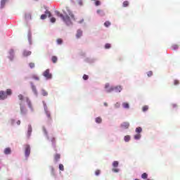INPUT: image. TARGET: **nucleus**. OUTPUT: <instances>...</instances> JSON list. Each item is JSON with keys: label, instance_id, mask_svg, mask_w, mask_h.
Masks as SVG:
<instances>
[{"label": "nucleus", "instance_id": "nucleus-25", "mask_svg": "<svg viewBox=\"0 0 180 180\" xmlns=\"http://www.w3.org/2000/svg\"><path fill=\"white\" fill-rule=\"evenodd\" d=\"M6 95H7V96H8H8L12 95V90L10 89H8L6 90Z\"/></svg>", "mask_w": 180, "mask_h": 180}, {"label": "nucleus", "instance_id": "nucleus-14", "mask_svg": "<svg viewBox=\"0 0 180 180\" xmlns=\"http://www.w3.org/2000/svg\"><path fill=\"white\" fill-rule=\"evenodd\" d=\"M9 54H10V60H13V56L15 54V51H13V49H11L9 51Z\"/></svg>", "mask_w": 180, "mask_h": 180}, {"label": "nucleus", "instance_id": "nucleus-8", "mask_svg": "<svg viewBox=\"0 0 180 180\" xmlns=\"http://www.w3.org/2000/svg\"><path fill=\"white\" fill-rule=\"evenodd\" d=\"M8 98V96L6 95V93L4 91H0V99L4 100Z\"/></svg>", "mask_w": 180, "mask_h": 180}, {"label": "nucleus", "instance_id": "nucleus-31", "mask_svg": "<svg viewBox=\"0 0 180 180\" xmlns=\"http://www.w3.org/2000/svg\"><path fill=\"white\" fill-rule=\"evenodd\" d=\"M25 19H32V14L30 13L25 14Z\"/></svg>", "mask_w": 180, "mask_h": 180}, {"label": "nucleus", "instance_id": "nucleus-32", "mask_svg": "<svg viewBox=\"0 0 180 180\" xmlns=\"http://www.w3.org/2000/svg\"><path fill=\"white\" fill-rule=\"evenodd\" d=\"M142 110H143V112H147V110H148V105H144L142 108Z\"/></svg>", "mask_w": 180, "mask_h": 180}, {"label": "nucleus", "instance_id": "nucleus-24", "mask_svg": "<svg viewBox=\"0 0 180 180\" xmlns=\"http://www.w3.org/2000/svg\"><path fill=\"white\" fill-rule=\"evenodd\" d=\"M51 60H52V63L56 64V63H57V60H58L57 56H52Z\"/></svg>", "mask_w": 180, "mask_h": 180}, {"label": "nucleus", "instance_id": "nucleus-17", "mask_svg": "<svg viewBox=\"0 0 180 180\" xmlns=\"http://www.w3.org/2000/svg\"><path fill=\"white\" fill-rule=\"evenodd\" d=\"M31 88H32V92H34V95H37V89H36V86L32 84L31 86Z\"/></svg>", "mask_w": 180, "mask_h": 180}, {"label": "nucleus", "instance_id": "nucleus-20", "mask_svg": "<svg viewBox=\"0 0 180 180\" xmlns=\"http://www.w3.org/2000/svg\"><path fill=\"white\" fill-rule=\"evenodd\" d=\"M112 167L114 168H117V167H119V162L117 161H114L112 163Z\"/></svg>", "mask_w": 180, "mask_h": 180}, {"label": "nucleus", "instance_id": "nucleus-40", "mask_svg": "<svg viewBox=\"0 0 180 180\" xmlns=\"http://www.w3.org/2000/svg\"><path fill=\"white\" fill-rule=\"evenodd\" d=\"M23 95H22V94H19L18 95V99L20 100V101H23Z\"/></svg>", "mask_w": 180, "mask_h": 180}, {"label": "nucleus", "instance_id": "nucleus-7", "mask_svg": "<svg viewBox=\"0 0 180 180\" xmlns=\"http://www.w3.org/2000/svg\"><path fill=\"white\" fill-rule=\"evenodd\" d=\"M20 109L21 115H25L26 114V108L22 103H20Z\"/></svg>", "mask_w": 180, "mask_h": 180}, {"label": "nucleus", "instance_id": "nucleus-21", "mask_svg": "<svg viewBox=\"0 0 180 180\" xmlns=\"http://www.w3.org/2000/svg\"><path fill=\"white\" fill-rule=\"evenodd\" d=\"M41 95H42L43 96H47V95H49V93H48L46 90L42 89V90H41Z\"/></svg>", "mask_w": 180, "mask_h": 180}, {"label": "nucleus", "instance_id": "nucleus-48", "mask_svg": "<svg viewBox=\"0 0 180 180\" xmlns=\"http://www.w3.org/2000/svg\"><path fill=\"white\" fill-rule=\"evenodd\" d=\"M115 108H120V103H117L115 105Z\"/></svg>", "mask_w": 180, "mask_h": 180}, {"label": "nucleus", "instance_id": "nucleus-50", "mask_svg": "<svg viewBox=\"0 0 180 180\" xmlns=\"http://www.w3.org/2000/svg\"><path fill=\"white\" fill-rule=\"evenodd\" d=\"M83 22H84V19H82L79 21H78V23H83Z\"/></svg>", "mask_w": 180, "mask_h": 180}, {"label": "nucleus", "instance_id": "nucleus-27", "mask_svg": "<svg viewBox=\"0 0 180 180\" xmlns=\"http://www.w3.org/2000/svg\"><path fill=\"white\" fill-rule=\"evenodd\" d=\"M143 131V129L140 127L136 129V133H141Z\"/></svg>", "mask_w": 180, "mask_h": 180}, {"label": "nucleus", "instance_id": "nucleus-23", "mask_svg": "<svg viewBox=\"0 0 180 180\" xmlns=\"http://www.w3.org/2000/svg\"><path fill=\"white\" fill-rule=\"evenodd\" d=\"M148 177V174H147V173H143L141 175L142 179H147Z\"/></svg>", "mask_w": 180, "mask_h": 180}, {"label": "nucleus", "instance_id": "nucleus-29", "mask_svg": "<svg viewBox=\"0 0 180 180\" xmlns=\"http://www.w3.org/2000/svg\"><path fill=\"white\" fill-rule=\"evenodd\" d=\"M97 13H98V15H101V16H105V13H103V12L102 11V10H98V11H97Z\"/></svg>", "mask_w": 180, "mask_h": 180}, {"label": "nucleus", "instance_id": "nucleus-55", "mask_svg": "<svg viewBox=\"0 0 180 180\" xmlns=\"http://www.w3.org/2000/svg\"><path fill=\"white\" fill-rule=\"evenodd\" d=\"M135 180H140V179H135Z\"/></svg>", "mask_w": 180, "mask_h": 180}, {"label": "nucleus", "instance_id": "nucleus-53", "mask_svg": "<svg viewBox=\"0 0 180 180\" xmlns=\"http://www.w3.org/2000/svg\"><path fill=\"white\" fill-rule=\"evenodd\" d=\"M44 132L47 134V131L46 130V129H44Z\"/></svg>", "mask_w": 180, "mask_h": 180}, {"label": "nucleus", "instance_id": "nucleus-4", "mask_svg": "<svg viewBox=\"0 0 180 180\" xmlns=\"http://www.w3.org/2000/svg\"><path fill=\"white\" fill-rule=\"evenodd\" d=\"M45 13L46 14H42L41 15V19L42 20H44V19H46L47 18V15H48V18H51V13H50V11H45Z\"/></svg>", "mask_w": 180, "mask_h": 180}, {"label": "nucleus", "instance_id": "nucleus-2", "mask_svg": "<svg viewBox=\"0 0 180 180\" xmlns=\"http://www.w3.org/2000/svg\"><path fill=\"white\" fill-rule=\"evenodd\" d=\"M109 83L105 84V89H107V92H112V91H115L116 92H122V86H111Z\"/></svg>", "mask_w": 180, "mask_h": 180}, {"label": "nucleus", "instance_id": "nucleus-28", "mask_svg": "<svg viewBox=\"0 0 180 180\" xmlns=\"http://www.w3.org/2000/svg\"><path fill=\"white\" fill-rule=\"evenodd\" d=\"M124 140L126 142L130 141V136L129 135L125 136L124 138Z\"/></svg>", "mask_w": 180, "mask_h": 180}, {"label": "nucleus", "instance_id": "nucleus-47", "mask_svg": "<svg viewBox=\"0 0 180 180\" xmlns=\"http://www.w3.org/2000/svg\"><path fill=\"white\" fill-rule=\"evenodd\" d=\"M113 172H119V169L117 168H113L112 169Z\"/></svg>", "mask_w": 180, "mask_h": 180}, {"label": "nucleus", "instance_id": "nucleus-16", "mask_svg": "<svg viewBox=\"0 0 180 180\" xmlns=\"http://www.w3.org/2000/svg\"><path fill=\"white\" fill-rule=\"evenodd\" d=\"M11 148H6L4 149V154L8 155V154H11Z\"/></svg>", "mask_w": 180, "mask_h": 180}, {"label": "nucleus", "instance_id": "nucleus-43", "mask_svg": "<svg viewBox=\"0 0 180 180\" xmlns=\"http://www.w3.org/2000/svg\"><path fill=\"white\" fill-rule=\"evenodd\" d=\"M111 46L110 44H105V49H110Z\"/></svg>", "mask_w": 180, "mask_h": 180}, {"label": "nucleus", "instance_id": "nucleus-19", "mask_svg": "<svg viewBox=\"0 0 180 180\" xmlns=\"http://www.w3.org/2000/svg\"><path fill=\"white\" fill-rule=\"evenodd\" d=\"M140 139H141V134H137L134 135L135 140H140Z\"/></svg>", "mask_w": 180, "mask_h": 180}, {"label": "nucleus", "instance_id": "nucleus-9", "mask_svg": "<svg viewBox=\"0 0 180 180\" xmlns=\"http://www.w3.org/2000/svg\"><path fill=\"white\" fill-rule=\"evenodd\" d=\"M121 127L122 129H129V127H130V123L124 122L122 124H121Z\"/></svg>", "mask_w": 180, "mask_h": 180}, {"label": "nucleus", "instance_id": "nucleus-33", "mask_svg": "<svg viewBox=\"0 0 180 180\" xmlns=\"http://www.w3.org/2000/svg\"><path fill=\"white\" fill-rule=\"evenodd\" d=\"M6 2V0H1V8H4V6H5Z\"/></svg>", "mask_w": 180, "mask_h": 180}, {"label": "nucleus", "instance_id": "nucleus-49", "mask_svg": "<svg viewBox=\"0 0 180 180\" xmlns=\"http://www.w3.org/2000/svg\"><path fill=\"white\" fill-rule=\"evenodd\" d=\"M51 141L52 143H56V138H52Z\"/></svg>", "mask_w": 180, "mask_h": 180}, {"label": "nucleus", "instance_id": "nucleus-44", "mask_svg": "<svg viewBox=\"0 0 180 180\" xmlns=\"http://www.w3.org/2000/svg\"><path fill=\"white\" fill-rule=\"evenodd\" d=\"M29 65L30 68H34V63H30Z\"/></svg>", "mask_w": 180, "mask_h": 180}, {"label": "nucleus", "instance_id": "nucleus-41", "mask_svg": "<svg viewBox=\"0 0 180 180\" xmlns=\"http://www.w3.org/2000/svg\"><path fill=\"white\" fill-rule=\"evenodd\" d=\"M51 23H56V18L54 17L51 18Z\"/></svg>", "mask_w": 180, "mask_h": 180}, {"label": "nucleus", "instance_id": "nucleus-54", "mask_svg": "<svg viewBox=\"0 0 180 180\" xmlns=\"http://www.w3.org/2000/svg\"><path fill=\"white\" fill-rule=\"evenodd\" d=\"M104 106H108V103H104Z\"/></svg>", "mask_w": 180, "mask_h": 180}, {"label": "nucleus", "instance_id": "nucleus-42", "mask_svg": "<svg viewBox=\"0 0 180 180\" xmlns=\"http://www.w3.org/2000/svg\"><path fill=\"white\" fill-rule=\"evenodd\" d=\"M147 75H148V77H153V72L152 71L148 72Z\"/></svg>", "mask_w": 180, "mask_h": 180}, {"label": "nucleus", "instance_id": "nucleus-51", "mask_svg": "<svg viewBox=\"0 0 180 180\" xmlns=\"http://www.w3.org/2000/svg\"><path fill=\"white\" fill-rule=\"evenodd\" d=\"M79 4L82 5V0L79 1Z\"/></svg>", "mask_w": 180, "mask_h": 180}, {"label": "nucleus", "instance_id": "nucleus-22", "mask_svg": "<svg viewBox=\"0 0 180 180\" xmlns=\"http://www.w3.org/2000/svg\"><path fill=\"white\" fill-rule=\"evenodd\" d=\"M122 106L124 108V109H129V108H130L128 103H123Z\"/></svg>", "mask_w": 180, "mask_h": 180}, {"label": "nucleus", "instance_id": "nucleus-34", "mask_svg": "<svg viewBox=\"0 0 180 180\" xmlns=\"http://www.w3.org/2000/svg\"><path fill=\"white\" fill-rule=\"evenodd\" d=\"M60 171H64V165L63 164L59 165Z\"/></svg>", "mask_w": 180, "mask_h": 180}, {"label": "nucleus", "instance_id": "nucleus-38", "mask_svg": "<svg viewBox=\"0 0 180 180\" xmlns=\"http://www.w3.org/2000/svg\"><path fill=\"white\" fill-rule=\"evenodd\" d=\"M100 174H101V170H99V169L96 170L95 175H96L98 176Z\"/></svg>", "mask_w": 180, "mask_h": 180}, {"label": "nucleus", "instance_id": "nucleus-39", "mask_svg": "<svg viewBox=\"0 0 180 180\" xmlns=\"http://www.w3.org/2000/svg\"><path fill=\"white\" fill-rule=\"evenodd\" d=\"M89 78V77L86 75H83V79H84V81H86V79H88Z\"/></svg>", "mask_w": 180, "mask_h": 180}, {"label": "nucleus", "instance_id": "nucleus-37", "mask_svg": "<svg viewBox=\"0 0 180 180\" xmlns=\"http://www.w3.org/2000/svg\"><path fill=\"white\" fill-rule=\"evenodd\" d=\"M172 47L173 50H176L179 47V46H178L177 44H175V45H173Z\"/></svg>", "mask_w": 180, "mask_h": 180}, {"label": "nucleus", "instance_id": "nucleus-6", "mask_svg": "<svg viewBox=\"0 0 180 180\" xmlns=\"http://www.w3.org/2000/svg\"><path fill=\"white\" fill-rule=\"evenodd\" d=\"M25 157L30 155V145H25Z\"/></svg>", "mask_w": 180, "mask_h": 180}, {"label": "nucleus", "instance_id": "nucleus-35", "mask_svg": "<svg viewBox=\"0 0 180 180\" xmlns=\"http://www.w3.org/2000/svg\"><path fill=\"white\" fill-rule=\"evenodd\" d=\"M32 78H33V79H35L36 81H39V77L36 75H32Z\"/></svg>", "mask_w": 180, "mask_h": 180}, {"label": "nucleus", "instance_id": "nucleus-30", "mask_svg": "<svg viewBox=\"0 0 180 180\" xmlns=\"http://www.w3.org/2000/svg\"><path fill=\"white\" fill-rule=\"evenodd\" d=\"M110 25H111V23L109 21H106V22H104V26L105 27H109V26H110Z\"/></svg>", "mask_w": 180, "mask_h": 180}, {"label": "nucleus", "instance_id": "nucleus-13", "mask_svg": "<svg viewBox=\"0 0 180 180\" xmlns=\"http://www.w3.org/2000/svg\"><path fill=\"white\" fill-rule=\"evenodd\" d=\"M61 158V155L58 154V153H56L55 155H54V160H55V162H58V160H60V158Z\"/></svg>", "mask_w": 180, "mask_h": 180}, {"label": "nucleus", "instance_id": "nucleus-5", "mask_svg": "<svg viewBox=\"0 0 180 180\" xmlns=\"http://www.w3.org/2000/svg\"><path fill=\"white\" fill-rule=\"evenodd\" d=\"M44 110L48 120H51V113L50 112V111H49V110H47V105H46V103H44Z\"/></svg>", "mask_w": 180, "mask_h": 180}, {"label": "nucleus", "instance_id": "nucleus-15", "mask_svg": "<svg viewBox=\"0 0 180 180\" xmlns=\"http://www.w3.org/2000/svg\"><path fill=\"white\" fill-rule=\"evenodd\" d=\"M32 136V125H28L27 136Z\"/></svg>", "mask_w": 180, "mask_h": 180}, {"label": "nucleus", "instance_id": "nucleus-1", "mask_svg": "<svg viewBox=\"0 0 180 180\" xmlns=\"http://www.w3.org/2000/svg\"><path fill=\"white\" fill-rule=\"evenodd\" d=\"M56 15L58 16V18H61L62 20H63L64 22H65L68 26H70V25H72V20H75V16L71 11H68V13H65V15L60 13L58 11H56Z\"/></svg>", "mask_w": 180, "mask_h": 180}, {"label": "nucleus", "instance_id": "nucleus-52", "mask_svg": "<svg viewBox=\"0 0 180 180\" xmlns=\"http://www.w3.org/2000/svg\"><path fill=\"white\" fill-rule=\"evenodd\" d=\"M17 124L19 126L20 124V120L17 121Z\"/></svg>", "mask_w": 180, "mask_h": 180}, {"label": "nucleus", "instance_id": "nucleus-18", "mask_svg": "<svg viewBox=\"0 0 180 180\" xmlns=\"http://www.w3.org/2000/svg\"><path fill=\"white\" fill-rule=\"evenodd\" d=\"M123 8H127L129 6V1H124L122 4Z\"/></svg>", "mask_w": 180, "mask_h": 180}, {"label": "nucleus", "instance_id": "nucleus-11", "mask_svg": "<svg viewBox=\"0 0 180 180\" xmlns=\"http://www.w3.org/2000/svg\"><path fill=\"white\" fill-rule=\"evenodd\" d=\"M26 101L30 109H31V110H33V105H32V102L30 101V99H29V98H27Z\"/></svg>", "mask_w": 180, "mask_h": 180}, {"label": "nucleus", "instance_id": "nucleus-36", "mask_svg": "<svg viewBox=\"0 0 180 180\" xmlns=\"http://www.w3.org/2000/svg\"><path fill=\"white\" fill-rule=\"evenodd\" d=\"M57 44H63V39H57Z\"/></svg>", "mask_w": 180, "mask_h": 180}, {"label": "nucleus", "instance_id": "nucleus-3", "mask_svg": "<svg viewBox=\"0 0 180 180\" xmlns=\"http://www.w3.org/2000/svg\"><path fill=\"white\" fill-rule=\"evenodd\" d=\"M43 75L45 77V78H46V79H51L53 77L51 73H50V70L49 69L44 72Z\"/></svg>", "mask_w": 180, "mask_h": 180}, {"label": "nucleus", "instance_id": "nucleus-26", "mask_svg": "<svg viewBox=\"0 0 180 180\" xmlns=\"http://www.w3.org/2000/svg\"><path fill=\"white\" fill-rule=\"evenodd\" d=\"M96 123H102V118L98 117L96 118Z\"/></svg>", "mask_w": 180, "mask_h": 180}, {"label": "nucleus", "instance_id": "nucleus-46", "mask_svg": "<svg viewBox=\"0 0 180 180\" xmlns=\"http://www.w3.org/2000/svg\"><path fill=\"white\" fill-rule=\"evenodd\" d=\"M174 85H179V80H174Z\"/></svg>", "mask_w": 180, "mask_h": 180}, {"label": "nucleus", "instance_id": "nucleus-45", "mask_svg": "<svg viewBox=\"0 0 180 180\" xmlns=\"http://www.w3.org/2000/svg\"><path fill=\"white\" fill-rule=\"evenodd\" d=\"M95 5H96V6H99V5H101V2L97 0V1H96V2H95Z\"/></svg>", "mask_w": 180, "mask_h": 180}, {"label": "nucleus", "instance_id": "nucleus-10", "mask_svg": "<svg viewBox=\"0 0 180 180\" xmlns=\"http://www.w3.org/2000/svg\"><path fill=\"white\" fill-rule=\"evenodd\" d=\"M76 37H77V39H79V38L82 37V30H77V34H76Z\"/></svg>", "mask_w": 180, "mask_h": 180}, {"label": "nucleus", "instance_id": "nucleus-12", "mask_svg": "<svg viewBox=\"0 0 180 180\" xmlns=\"http://www.w3.org/2000/svg\"><path fill=\"white\" fill-rule=\"evenodd\" d=\"M24 57H29V56L32 55V51H24L22 53Z\"/></svg>", "mask_w": 180, "mask_h": 180}]
</instances>
